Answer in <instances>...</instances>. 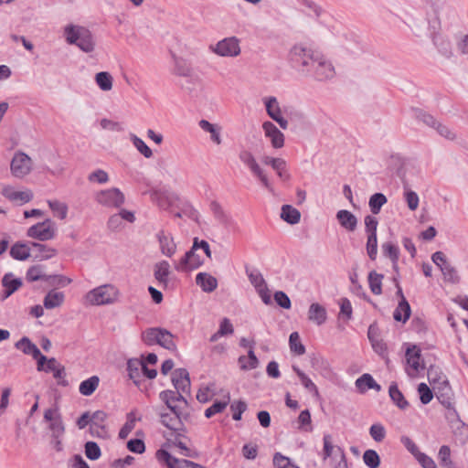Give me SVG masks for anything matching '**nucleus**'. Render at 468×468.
<instances>
[{"label":"nucleus","mask_w":468,"mask_h":468,"mask_svg":"<svg viewBox=\"0 0 468 468\" xmlns=\"http://www.w3.org/2000/svg\"><path fill=\"white\" fill-rule=\"evenodd\" d=\"M319 53L303 45H294L289 52L291 66L303 76L307 77L311 74V67Z\"/></svg>","instance_id":"1"},{"label":"nucleus","mask_w":468,"mask_h":468,"mask_svg":"<svg viewBox=\"0 0 468 468\" xmlns=\"http://www.w3.org/2000/svg\"><path fill=\"white\" fill-rule=\"evenodd\" d=\"M66 40L70 45H76L83 52L90 53L94 50L95 41L91 32L84 27L68 25L64 28Z\"/></svg>","instance_id":"2"},{"label":"nucleus","mask_w":468,"mask_h":468,"mask_svg":"<svg viewBox=\"0 0 468 468\" xmlns=\"http://www.w3.org/2000/svg\"><path fill=\"white\" fill-rule=\"evenodd\" d=\"M432 388L439 402L448 410L446 418L452 420L458 418V413L452 402L453 392L449 380H443V382L439 383V385Z\"/></svg>","instance_id":"3"},{"label":"nucleus","mask_w":468,"mask_h":468,"mask_svg":"<svg viewBox=\"0 0 468 468\" xmlns=\"http://www.w3.org/2000/svg\"><path fill=\"white\" fill-rule=\"evenodd\" d=\"M118 291L112 284H104L90 291L87 301L92 305H103L112 303L117 298Z\"/></svg>","instance_id":"4"},{"label":"nucleus","mask_w":468,"mask_h":468,"mask_svg":"<svg viewBox=\"0 0 468 468\" xmlns=\"http://www.w3.org/2000/svg\"><path fill=\"white\" fill-rule=\"evenodd\" d=\"M239 160L250 169L251 174L259 179L261 184L267 188L268 190H271L272 186L270 183V180L264 172V170L257 163L252 153L247 149H241L239 153Z\"/></svg>","instance_id":"5"},{"label":"nucleus","mask_w":468,"mask_h":468,"mask_svg":"<svg viewBox=\"0 0 468 468\" xmlns=\"http://www.w3.org/2000/svg\"><path fill=\"white\" fill-rule=\"evenodd\" d=\"M56 233V223L50 218H47L42 222H38L31 226L27 231V237L40 241H47L54 239Z\"/></svg>","instance_id":"6"},{"label":"nucleus","mask_w":468,"mask_h":468,"mask_svg":"<svg viewBox=\"0 0 468 468\" xmlns=\"http://www.w3.org/2000/svg\"><path fill=\"white\" fill-rule=\"evenodd\" d=\"M319 81L332 79L335 76V68L332 63L320 52L314 58V64L311 67V74Z\"/></svg>","instance_id":"7"},{"label":"nucleus","mask_w":468,"mask_h":468,"mask_svg":"<svg viewBox=\"0 0 468 468\" xmlns=\"http://www.w3.org/2000/svg\"><path fill=\"white\" fill-rule=\"evenodd\" d=\"M32 159L26 153L17 151L11 160L10 171L13 176L24 178L32 171Z\"/></svg>","instance_id":"8"},{"label":"nucleus","mask_w":468,"mask_h":468,"mask_svg":"<svg viewBox=\"0 0 468 468\" xmlns=\"http://www.w3.org/2000/svg\"><path fill=\"white\" fill-rule=\"evenodd\" d=\"M210 49L220 57L234 58L240 54L239 39L236 37H225L216 45L210 46Z\"/></svg>","instance_id":"9"},{"label":"nucleus","mask_w":468,"mask_h":468,"mask_svg":"<svg viewBox=\"0 0 468 468\" xmlns=\"http://www.w3.org/2000/svg\"><path fill=\"white\" fill-rule=\"evenodd\" d=\"M15 346L21 350L25 355L32 356V357L37 360V370H41L43 368V365L47 361V356L41 354L39 348L32 343L28 337L23 336L15 344Z\"/></svg>","instance_id":"10"},{"label":"nucleus","mask_w":468,"mask_h":468,"mask_svg":"<svg viewBox=\"0 0 468 468\" xmlns=\"http://www.w3.org/2000/svg\"><path fill=\"white\" fill-rule=\"evenodd\" d=\"M96 201L106 207H120L124 203V195L119 188L112 187L97 193Z\"/></svg>","instance_id":"11"},{"label":"nucleus","mask_w":468,"mask_h":468,"mask_svg":"<svg viewBox=\"0 0 468 468\" xmlns=\"http://www.w3.org/2000/svg\"><path fill=\"white\" fill-rule=\"evenodd\" d=\"M197 250H194V244L191 249L185 253L178 262H176L175 269L177 271H188L198 269L203 265L204 261L197 253Z\"/></svg>","instance_id":"12"},{"label":"nucleus","mask_w":468,"mask_h":468,"mask_svg":"<svg viewBox=\"0 0 468 468\" xmlns=\"http://www.w3.org/2000/svg\"><path fill=\"white\" fill-rule=\"evenodd\" d=\"M174 58V73L177 76L185 77L187 79V82L192 85H196L199 82V77L194 73L191 65L183 58L173 55Z\"/></svg>","instance_id":"13"},{"label":"nucleus","mask_w":468,"mask_h":468,"mask_svg":"<svg viewBox=\"0 0 468 468\" xmlns=\"http://www.w3.org/2000/svg\"><path fill=\"white\" fill-rule=\"evenodd\" d=\"M171 380L176 390L190 395V377L188 371L186 368H176V370H174L172 373Z\"/></svg>","instance_id":"14"},{"label":"nucleus","mask_w":468,"mask_h":468,"mask_svg":"<svg viewBox=\"0 0 468 468\" xmlns=\"http://www.w3.org/2000/svg\"><path fill=\"white\" fill-rule=\"evenodd\" d=\"M182 391L166 389L163 390L159 394L160 399L166 405L172 413H176L179 407L175 405V402L180 401L187 405V399L183 395Z\"/></svg>","instance_id":"15"},{"label":"nucleus","mask_w":468,"mask_h":468,"mask_svg":"<svg viewBox=\"0 0 468 468\" xmlns=\"http://www.w3.org/2000/svg\"><path fill=\"white\" fill-rule=\"evenodd\" d=\"M324 442V459H327L333 455V452L335 451V453H338L340 456V461L337 465H335V468H339L341 464L343 463L344 468L347 467V462L346 458V454L344 450L339 446H334L332 443V436L330 434H324L323 438Z\"/></svg>","instance_id":"16"},{"label":"nucleus","mask_w":468,"mask_h":468,"mask_svg":"<svg viewBox=\"0 0 468 468\" xmlns=\"http://www.w3.org/2000/svg\"><path fill=\"white\" fill-rule=\"evenodd\" d=\"M262 128L266 137L270 138L272 147L279 149L284 145L283 133L271 122H263Z\"/></svg>","instance_id":"17"},{"label":"nucleus","mask_w":468,"mask_h":468,"mask_svg":"<svg viewBox=\"0 0 468 468\" xmlns=\"http://www.w3.org/2000/svg\"><path fill=\"white\" fill-rule=\"evenodd\" d=\"M182 411L177 410L176 413H167L162 412L160 413L161 423L166 428L174 431H183L184 424L181 420Z\"/></svg>","instance_id":"18"},{"label":"nucleus","mask_w":468,"mask_h":468,"mask_svg":"<svg viewBox=\"0 0 468 468\" xmlns=\"http://www.w3.org/2000/svg\"><path fill=\"white\" fill-rule=\"evenodd\" d=\"M367 337H368L375 352H377L380 356H384L387 352V346L379 338V329H378L377 324L374 323L369 325L368 330H367Z\"/></svg>","instance_id":"19"},{"label":"nucleus","mask_w":468,"mask_h":468,"mask_svg":"<svg viewBox=\"0 0 468 468\" xmlns=\"http://www.w3.org/2000/svg\"><path fill=\"white\" fill-rule=\"evenodd\" d=\"M2 285L5 287L2 300H5L22 286V281L19 278H15L12 272H8L2 278Z\"/></svg>","instance_id":"20"},{"label":"nucleus","mask_w":468,"mask_h":468,"mask_svg":"<svg viewBox=\"0 0 468 468\" xmlns=\"http://www.w3.org/2000/svg\"><path fill=\"white\" fill-rule=\"evenodd\" d=\"M156 238L160 244L161 252L167 257H172L176 250V245L173 238L165 234L164 230H160L156 234Z\"/></svg>","instance_id":"21"},{"label":"nucleus","mask_w":468,"mask_h":468,"mask_svg":"<svg viewBox=\"0 0 468 468\" xmlns=\"http://www.w3.org/2000/svg\"><path fill=\"white\" fill-rule=\"evenodd\" d=\"M30 246L32 248L34 254L33 257L37 261H46L57 254V250L48 247L45 244L38 242H30Z\"/></svg>","instance_id":"22"},{"label":"nucleus","mask_w":468,"mask_h":468,"mask_svg":"<svg viewBox=\"0 0 468 468\" xmlns=\"http://www.w3.org/2000/svg\"><path fill=\"white\" fill-rule=\"evenodd\" d=\"M170 274V265L166 261H161L154 266V276L160 285L166 288L168 285V276Z\"/></svg>","instance_id":"23"},{"label":"nucleus","mask_w":468,"mask_h":468,"mask_svg":"<svg viewBox=\"0 0 468 468\" xmlns=\"http://www.w3.org/2000/svg\"><path fill=\"white\" fill-rule=\"evenodd\" d=\"M196 283L205 292H212L218 287V280L207 272H199L196 276Z\"/></svg>","instance_id":"24"},{"label":"nucleus","mask_w":468,"mask_h":468,"mask_svg":"<svg viewBox=\"0 0 468 468\" xmlns=\"http://www.w3.org/2000/svg\"><path fill=\"white\" fill-rule=\"evenodd\" d=\"M128 377L137 387L140 386L142 378V360L138 358H130L127 361Z\"/></svg>","instance_id":"25"},{"label":"nucleus","mask_w":468,"mask_h":468,"mask_svg":"<svg viewBox=\"0 0 468 468\" xmlns=\"http://www.w3.org/2000/svg\"><path fill=\"white\" fill-rule=\"evenodd\" d=\"M336 219L340 226L348 231H355L357 226L356 217L348 210L341 209L336 213Z\"/></svg>","instance_id":"26"},{"label":"nucleus","mask_w":468,"mask_h":468,"mask_svg":"<svg viewBox=\"0 0 468 468\" xmlns=\"http://www.w3.org/2000/svg\"><path fill=\"white\" fill-rule=\"evenodd\" d=\"M308 319L317 325L324 324L327 319L325 308L317 303H312L308 310Z\"/></svg>","instance_id":"27"},{"label":"nucleus","mask_w":468,"mask_h":468,"mask_svg":"<svg viewBox=\"0 0 468 468\" xmlns=\"http://www.w3.org/2000/svg\"><path fill=\"white\" fill-rule=\"evenodd\" d=\"M411 308L405 297L399 300L397 308L394 310L393 318L397 322L405 324L410 317Z\"/></svg>","instance_id":"28"},{"label":"nucleus","mask_w":468,"mask_h":468,"mask_svg":"<svg viewBox=\"0 0 468 468\" xmlns=\"http://www.w3.org/2000/svg\"><path fill=\"white\" fill-rule=\"evenodd\" d=\"M198 125L204 132L210 133V140L213 143L218 145L222 143L221 127L219 125L213 124L207 120H200Z\"/></svg>","instance_id":"29"},{"label":"nucleus","mask_w":468,"mask_h":468,"mask_svg":"<svg viewBox=\"0 0 468 468\" xmlns=\"http://www.w3.org/2000/svg\"><path fill=\"white\" fill-rule=\"evenodd\" d=\"M40 371L52 372L56 379L64 378L66 376L65 367L58 363L55 357L48 358Z\"/></svg>","instance_id":"30"},{"label":"nucleus","mask_w":468,"mask_h":468,"mask_svg":"<svg viewBox=\"0 0 468 468\" xmlns=\"http://www.w3.org/2000/svg\"><path fill=\"white\" fill-rule=\"evenodd\" d=\"M64 299V292L51 290L44 297L43 305L46 309H54L60 306L63 303Z\"/></svg>","instance_id":"31"},{"label":"nucleus","mask_w":468,"mask_h":468,"mask_svg":"<svg viewBox=\"0 0 468 468\" xmlns=\"http://www.w3.org/2000/svg\"><path fill=\"white\" fill-rule=\"evenodd\" d=\"M31 246L26 243L16 242L10 249V255L17 261H26L31 256Z\"/></svg>","instance_id":"32"},{"label":"nucleus","mask_w":468,"mask_h":468,"mask_svg":"<svg viewBox=\"0 0 468 468\" xmlns=\"http://www.w3.org/2000/svg\"><path fill=\"white\" fill-rule=\"evenodd\" d=\"M281 218L290 225H294L299 223L301 213L291 205H283L281 208Z\"/></svg>","instance_id":"33"},{"label":"nucleus","mask_w":468,"mask_h":468,"mask_svg":"<svg viewBox=\"0 0 468 468\" xmlns=\"http://www.w3.org/2000/svg\"><path fill=\"white\" fill-rule=\"evenodd\" d=\"M292 370L296 373L302 385L308 392H310L311 394H313L315 397L319 396V391H318L316 385L312 381V379L303 371H302L296 366H292Z\"/></svg>","instance_id":"34"},{"label":"nucleus","mask_w":468,"mask_h":468,"mask_svg":"<svg viewBox=\"0 0 468 468\" xmlns=\"http://www.w3.org/2000/svg\"><path fill=\"white\" fill-rule=\"evenodd\" d=\"M388 394L391 400L400 409L406 410L409 407V402L404 398L402 392L399 389L397 383L393 382L389 386Z\"/></svg>","instance_id":"35"},{"label":"nucleus","mask_w":468,"mask_h":468,"mask_svg":"<svg viewBox=\"0 0 468 468\" xmlns=\"http://www.w3.org/2000/svg\"><path fill=\"white\" fill-rule=\"evenodd\" d=\"M4 196L11 201H20L22 204L29 202L33 198V193L27 191H12L11 189H4Z\"/></svg>","instance_id":"36"},{"label":"nucleus","mask_w":468,"mask_h":468,"mask_svg":"<svg viewBox=\"0 0 468 468\" xmlns=\"http://www.w3.org/2000/svg\"><path fill=\"white\" fill-rule=\"evenodd\" d=\"M157 345L167 350H175L176 348L174 342V335L165 328H159Z\"/></svg>","instance_id":"37"},{"label":"nucleus","mask_w":468,"mask_h":468,"mask_svg":"<svg viewBox=\"0 0 468 468\" xmlns=\"http://www.w3.org/2000/svg\"><path fill=\"white\" fill-rule=\"evenodd\" d=\"M99 383V377L92 376L80 384L79 391L83 396H90L97 389Z\"/></svg>","instance_id":"38"},{"label":"nucleus","mask_w":468,"mask_h":468,"mask_svg":"<svg viewBox=\"0 0 468 468\" xmlns=\"http://www.w3.org/2000/svg\"><path fill=\"white\" fill-rule=\"evenodd\" d=\"M406 358L409 366L412 367L416 372H419L420 369L422 368L420 364V350L417 348L416 346L407 348Z\"/></svg>","instance_id":"39"},{"label":"nucleus","mask_w":468,"mask_h":468,"mask_svg":"<svg viewBox=\"0 0 468 468\" xmlns=\"http://www.w3.org/2000/svg\"><path fill=\"white\" fill-rule=\"evenodd\" d=\"M427 377L429 383L432 386V388L439 385V383L443 382V380H448L442 370L438 366L434 365H431L428 368Z\"/></svg>","instance_id":"40"},{"label":"nucleus","mask_w":468,"mask_h":468,"mask_svg":"<svg viewBox=\"0 0 468 468\" xmlns=\"http://www.w3.org/2000/svg\"><path fill=\"white\" fill-rule=\"evenodd\" d=\"M433 44L437 47L438 51L445 58H450L452 54V46L449 40L445 39L439 34H434L432 37Z\"/></svg>","instance_id":"41"},{"label":"nucleus","mask_w":468,"mask_h":468,"mask_svg":"<svg viewBox=\"0 0 468 468\" xmlns=\"http://www.w3.org/2000/svg\"><path fill=\"white\" fill-rule=\"evenodd\" d=\"M388 202L386 196L382 193L373 194L368 201V206L372 214L377 215L380 212L382 206Z\"/></svg>","instance_id":"42"},{"label":"nucleus","mask_w":468,"mask_h":468,"mask_svg":"<svg viewBox=\"0 0 468 468\" xmlns=\"http://www.w3.org/2000/svg\"><path fill=\"white\" fill-rule=\"evenodd\" d=\"M239 363L242 370L254 369L259 366V360L252 349L248 352V357L241 356L239 357Z\"/></svg>","instance_id":"43"},{"label":"nucleus","mask_w":468,"mask_h":468,"mask_svg":"<svg viewBox=\"0 0 468 468\" xmlns=\"http://www.w3.org/2000/svg\"><path fill=\"white\" fill-rule=\"evenodd\" d=\"M384 276L372 271L368 274V284L372 293L378 295L382 292V279Z\"/></svg>","instance_id":"44"},{"label":"nucleus","mask_w":468,"mask_h":468,"mask_svg":"<svg viewBox=\"0 0 468 468\" xmlns=\"http://www.w3.org/2000/svg\"><path fill=\"white\" fill-rule=\"evenodd\" d=\"M246 274L256 291L261 288H265V285H267L260 271L256 269L250 270L249 268H246Z\"/></svg>","instance_id":"45"},{"label":"nucleus","mask_w":468,"mask_h":468,"mask_svg":"<svg viewBox=\"0 0 468 468\" xmlns=\"http://www.w3.org/2000/svg\"><path fill=\"white\" fill-rule=\"evenodd\" d=\"M362 458L363 462L368 468H378L380 466V456L375 450H366Z\"/></svg>","instance_id":"46"},{"label":"nucleus","mask_w":468,"mask_h":468,"mask_svg":"<svg viewBox=\"0 0 468 468\" xmlns=\"http://www.w3.org/2000/svg\"><path fill=\"white\" fill-rule=\"evenodd\" d=\"M130 140L137 151L145 158H151L153 156V151L140 137L131 133Z\"/></svg>","instance_id":"47"},{"label":"nucleus","mask_w":468,"mask_h":468,"mask_svg":"<svg viewBox=\"0 0 468 468\" xmlns=\"http://www.w3.org/2000/svg\"><path fill=\"white\" fill-rule=\"evenodd\" d=\"M381 249L383 255L388 258L392 263L396 264V261H399V249L397 245L388 241L382 244Z\"/></svg>","instance_id":"48"},{"label":"nucleus","mask_w":468,"mask_h":468,"mask_svg":"<svg viewBox=\"0 0 468 468\" xmlns=\"http://www.w3.org/2000/svg\"><path fill=\"white\" fill-rule=\"evenodd\" d=\"M271 166L282 181L290 180L291 176L286 169L285 160H283L282 158L276 157Z\"/></svg>","instance_id":"49"},{"label":"nucleus","mask_w":468,"mask_h":468,"mask_svg":"<svg viewBox=\"0 0 468 468\" xmlns=\"http://www.w3.org/2000/svg\"><path fill=\"white\" fill-rule=\"evenodd\" d=\"M95 80L100 89L108 91L112 88V77L106 71H101L95 75Z\"/></svg>","instance_id":"50"},{"label":"nucleus","mask_w":468,"mask_h":468,"mask_svg":"<svg viewBox=\"0 0 468 468\" xmlns=\"http://www.w3.org/2000/svg\"><path fill=\"white\" fill-rule=\"evenodd\" d=\"M374 380L375 379L370 374L365 373L356 380V388L360 393H365L371 388Z\"/></svg>","instance_id":"51"},{"label":"nucleus","mask_w":468,"mask_h":468,"mask_svg":"<svg viewBox=\"0 0 468 468\" xmlns=\"http://www.w3.org/2000/svg\"><path fill=\"white\" fill-rule=\"evenodd\" d=\"M289 345L291 351L298 356L305 353V347L300 341V336L297 332H292L289 336Z\"/></svg>","instance_id":"52"},{"label":"nucleus","mask_w":468,"mask_h":468,"mask_svg":"<svg viewBox=\"0 0 468 468\" xmlns=\"http://www.w3.org/2000/svg\"><path fill=\"white\" fill-rule=\"evenodd\" d=\"M47 283H48L50 286H59V287H65L68 284L71 283V279L61 275V274H51L47 275L45 277V281Z\"/></svg>","instance_id":"53"},{"label":"nucleus","mask_w":468,"mask_h":468,"mask_svg":"<svg viewBox=\"0 0 468 468\" xmlns=\"http://www.w3.org/2000/svg\"><path fill=\"white\" fill-rule=\"evenodd\" d=\"M272 462L275 468H300L289 457L282 455L281 452L274 453Z\"/></svg>","instance_id":"54"},{"label":"nucleus","mask_w":468,"mask_h":468,"mask_svg":"<svg viewBox=\"0 0 468 468\" xmlns=\"http://www.w3.org/2000/svg\"><path fill=\"white\" fill-rule=\"evenodd\" d=\"M353 315V308L351 302L347 298H341L340 300V312L338 314V318L345 319V321L348 322L352 319Z\"/></svg>","instance_id":"55"},{"label":"nucleus","mask_w":468,"mask_h":468,"mask_svg":"<svg viewBox=\"0 0 468 468\" xmlns=\"http://www.w3.org/2000/svg\"><path fill=\"white\" fill-rule=\"evenodd\" d=\"M160 461H164L167 468H176L179 465L181 459L172 456L165 450H159L156 453Z\"/></svg>","instance_id":"56"},{"label":"nucleus","mask_w":468,"mask_h":468,"mask_svg":"<svg viewBox=\"0 0 468 468\" xmlns=\"http://www.w3.org/2000/svg\"><path fill=\"white\" fill-rule=\"evenodd\" d=\"M49 208L57 214L60 219H65L68 214V206L58 200H48Z\"/></svg>","instance_id":"57"},{"label":"nucleus","mask_w":468,"mask_h":468,"mask_svg":"<svg viewBox=\"0 0 468 468\" xmlns=\"http://www.w3.org/2000/svg\"><path fill=\"white\" fill-rule=\"evenodd\" d=\"M85 454L91 461L98 460L101 455L100 446L95 441H87L84 445Z\"/></svg>","instance_id":"58"},{"label":"nucleus","mask_w":468,"mask_h":468,"mask_svg":"<svg viewBox=\"0 0 468 468\" xmlns=\"http://www.w3.org/2000/svg\"><path fill=\"white\" fill-rule=\"evenodd\" d=\"M49 429L51 431V437H62L65 432V427L61 419L60 414H57L56 419L52 420L49 424Z\"/></svg>","instance_id":"59"},{"label":"nucleus","mask_w":468,"mask_h":468,"mask_svg":"<svg viewBox=\"0 0 468 468\" xmlns=\"http://www.w3.org/2000/svg\"><path fill=\"white\" fill-rule=\"evenodd\" d=\"M440 463L443 468H453L452 462L451 460V449L447 445H442L438 453Z\"/></svg>","instance_id":"60"},{"label":"nucleus","mask_w":468,"mask_h":468,"mask_svg":"<svg viewBox=\"0 0 468 468\" xmlns=\"http://www.w3.org/2000/svg\"><path fill=\"white\" fill-rule=\"evenodd\" d=\"M265 107L268 115L272 119V116H281V108L275 97H268L265 99Z\"/></svg>","instance_id":"61"},{"label":"nucleus","mask_w":468,"mask_h":468,"mask_svg":"<svg viewBox=\"0 0 468 468\" xmlns=\"http://www.w3.org/2000/svg\"><path fill=\"white\" fill-rule=\"evenodd\" d=\"M433 388L431 389L426 383H420L418 386V393L420 402L424 405L430 403L433 399Z\"/></svg>","instance_id":"62"},{"label":"nucleus","mask_w":468,"mask_h":468,"mask_svg":"<svg viewBox=\"0 0 468 468\" xmlns=\"http://www.w3.org/2000/svg\"><path fill=\"white\" fill-rule=\"evenodd\" d=\"M43 266L34 265L27 271V280L29 282L45 281L46 274L43 273Z\"/></svg>","instance_id":"63"},{"label":"nucleus","mask_w":468,"mask_h":468,"mask_svg":"<svg viewBox=\"0 0 468 468\" xmlns=\"http://www.w3.org/2000/svg\"><path fill=\"white\" fill-rule=\"evenodd\" d=\"M160 327L148 328L142 333V340L147 346L157 345V338Z\"/></svg>","instance_id":"64"}]
</instances>
